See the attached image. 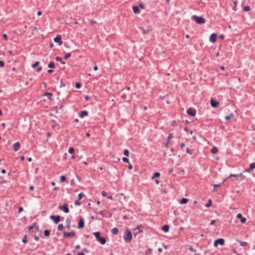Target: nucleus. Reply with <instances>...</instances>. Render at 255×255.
<instances>
[{"instance_id": "f257e3e1", "label": "nucleus", "mask_w": 255, "mask_h": 255, "mask_svg": "<svg viewBox=\"0 0 255 255\" xmlns=\"http://www.w3.org/2000/svg\"><path fill=\"white\" fill-rule=\"evenodd\" d=\"M132 237L131 232L129 230H127L125 232V235L124 236V240L126 241L130 242L132 240Z\"/></svg>"}, {"instance_id": "f03ea898", "label": "nucleus", "mask_w": 255, "mask_h": 255, "mask_svg": "<svg viewBox=\"0 0 255 255\" xmlns=\"http://www.w3.org/2000/svg\"><path fill=\"white\" fill-rule=\"evenodd\" d=\"M192 19L198 24H203L205 22V19L202 17H199L197 15H193Z\"/></svg>"}, {"instance_id": "7ed1b4c3", "label": "nucleus", "mask_w": 255, "mask_h": 255, "mask_svg": "<svg viewBox=\"0 0 255 255\" xmlns=\"http://www.w3.org/2000/svg\"><path fill=\"white\" fill-rule=\"evenodd\" d=\"M121 97L122 99L124 100H126L127 98H128V101H129L131 99V95H129L126 93H124L123 91H122L121 92Z\"/></svg>"}, {"instance_id": "20e7f679", "label": "nucleus", "mask_w": 255, "mask_h": 255, "mask_svg": "<svg viewBox=\"0 0 255 255\" xmlns=\"http://www.w3.org/2000/svg\"><path fill=\"white\" fill-rule=\"evenodd\" d=\"M50 218L55 224L58 223L60 221V217L59 216L51 215Z\"/></svg>"}, {"instance_id": "39448f33", "label": "nucleus", "mask_w": 255, "mask_h": 255, "mask_svg": "<svg viewBox=\"0 0 255 255\" xmlns=\"http://www.w3.org/2000/svg\"><path fill=\"white\" fill-rule=\"evenodd\" d=\"M54 41L55 42L58 43L59 45H61L63 43L61 39V37L59 34L57 35L54 38Z\"/></svg>"}, {"instance_id": "423d86ee", "label": "nucleus", "mask_w": 255, "mask_h": 255, "mask_svg": "<svg viewBox=\"0 0 255 255\" xmlns=\"http://www.w3.org/2000/svg\"><path fill=\"white\" fill-rule=\"evenodd\" d=\"M224 243H225V242H224V239H219L216 240L214 242V245L215 247H217L218 245L223 246L224 245Z\"/></svg>"}, {"instance_id": "0eeeda50", "label": "nucleus", "mask_w": 255, "mask_h": 255, "mask_svg": "<svg viewBox=\"0 0 255 255\" xmlns=\"http://www.w3.org/2000/svg\"><path fill=\"white\" fill-rule=\"evenodd\" d=\"M59 208L60 210H62L66 213H68L69 212L68 206L67 204H64L63 206H60Z\"/></svg>"}, {"instance_id": "6e6552de", "label": "nucleus", "mask_w": 255, "mask_h": 255, "mask_svg": "<svg viewBox=\"0 0 255 255\" xmlns=\"http://www.w3.org/2000/svg\"><path fill=\"white\" fill-rule=\"evenodd\" d=\"M187 113L191 116H195L196 113V111L194 109H189L187 111Z\"/></svg>"}, {"instance_id": "1a4fd4ad", "label": "nucleus", "mask_w": 255, "mask_h": 255, "mask_svg": "<svg viewBox=\"0 0 255 255\" xmlns=\"http://www.w3.org/2000/svg\"><path fill=\"white\" fill-rule=\"evenodd\" d=\"M75 232L72 231L69 233L67 232H64V236L65 237H73L75 236Z\"/></svg>"}, {"instance_id": "9d476101", "label": "nucleus", "mask_w": 255, "mask_h": 255, "mask_svg": "<svg viewBox=\"0 0 255 255\" xmlns=\"http://www.w3.org/2000/svg\"><path fill=\"white\" fill-rule=\"evenodd\" d=\"M211 105L212 107L217 108L219 106L220 103L219 102H216L212 99L211 100Z\"/></svg>"}, {"instance_id": "9b49d317", "label": "nucleus", "mask_w": 255, "mask_h": 255, "mask_svg": "<svg viewBox=\"0 0 255 255\" xmlns=\"http://www.w3.org/2000/svg\"><path fill=\"white\" fill-rule=\"evenodd\" d=\"M217 35L215 33L212 34L210 36V41L212 43L216 41Z\"/></svg>"}, {"instance_id": "f8f14e48", "label": "nucleus", "mask_w": 255, "mask_h": 255, "mask_svg": "<svg viewBox=\"0 0 255 255\" xmlns=\"http://www.w3.org/2000/svg\"><path fill=\"white\" fill-rule=\"evenodd\" d=\"M12 147L14 151H17L20 148V143L18 142H15L13 144Z\"/></svg>"}, {"instance_id": "ddd939ff", "label": "nucleus", "mask_w": 255, "mask_h": 255, "mask_svg": "<svg viewBox=\"0 0 255 255\" xmlns=\"http://www.w3.org/2000/svg\"><path fill=\"white\" fill-rule=\"evenodd\" d=\"M242 177V179L243 180H244L245 179V176H243L242 173L239 174H231L229 175V178H230V177Z\"/></svg>"}, {"instance_id": "4468645a", "label": "nucleus", "mask_w": 255, "mask_h": 255, "mask_svg": "<svg viewBox=\"0 0 255 255\" xmlns=\"http://www.w3.org/2000/svg\"><path fill=\"white\" fill-rule=\"evenodd\" d=\"M84 226V222L83 219H81L78 224V228L81 229Z\"/></svg>"}, {"instance_id": "2eb2a0df", "label": "nucleus", "mask_w": 255, "mask_h": 255, "mask_svg": "<svg viewBox=\"0 0 255 255\" xmlns=\"http://www.w3.org/2000/svg\"><path fill=\"white\" fill-rule=\"evenodd\" d=\"M255 168V163H252L250 165L249 168L246 170L247 172H250L251 170Z\"/></svg>"}, {"instance_id": "dca6fc26", "label": "nucleus", "mask_w": 255, "mask_h": 255, "mask_svg": "<svg viewBox=\"0 0 255 255\" xmlns=\"http://www.w3.org/2000/svg\"><path fill=\"white\" fill-rule=\"evenodd\" d=\"M88 113L86 111H82L81 112L80 114V117L81 118H83L85 116H87L88 115Z\"/></svg>"}, {"instance_id": "f3484780", "label": "nucleus", "mask_w": 255, "mask_h": 255, "mask_svg": "<svg viewBox=\"0 0 255 255\" xmlns=\"http://www.w3.org/2000/svg\"><path fill=\"white\" fill-rule=\"evenodd\" d=\"M132 9L134 13L135 14L139 13L140 12L139 7L138 6H133Z\"/></svg>"}, {"instance_id": "a211bd4d", "label": "nucleus", "mask_w": 255, "mask_h": 255, "mask_svg": "<svg viewBox=\"0 0 255 255\" xmlns=\"http://www.w3.org/2000/svg\"><path fill=\"white\" fill-rule=\"evenodd\" d=\"M172 137H173L172 135L170 133L168 136L167 141L166 143L165 144L166 147H168L169 146L170 139H171Z\"/></svg>"}, {"instance_id": "6ab92c4d", "label": "nucleus", "mask_w": 255, "mask_h": 255, "mask_svg": "<svg viewBox=\"0 0 255 255\" xmlns=\"http://www.w3.org/2000/svg\"><path fill=\"white\" fill-rule=\"evenodd\" d=\"M102 245H105L106 243V240L105 238L100 237L98 240Z\"/></svg>"}, {"instance_id": "aec40b11", "label": "nucleus", "mask_w": 255, "mask_h": 255, "mask_svg": "<svg viewBox=\"0 0 255 255\" xmlns=\"http://www.w3.org/2000/svg\"><path fill=\"white\" fill-rule=\"evenodd\" d=\"M112 233L114 235H118L119 233V230L117 228H114L112 230Z\"/></svg>"}, {"instance_id": "412c9836", "label": "nucleus", "mask_w": 255, "mask_h": 255, "mask_svg": "<svg viewBox=\"0 0 255 255\" xmlns=\"http://www.w3.org/2000/svg\"><path fill=\"white\" fill-rule=\"evenodd\" d=\"M188 201V199L187 198H182L180 201V203L181 204H186Z\"/></svg>"}, {"instance_id": "4be33fe9", "label": "nucleus", "mask_w": 255, "mask_h": 255, "mask_svg": "<svg viewBox=\"0 0 255 255\" xmlns=\"http://www.w3.org/2000/svg\"><path fill=\"white\" fill-rule=\"evenodd\" d=\"M169 227L168 225H164V226H163L162 227V230L165 232H168V231H169Z\"/></svg>"}, {"instance_id": "5701e85b", "label": "nucleus", "mask_w": 255, "mask_h": 255, "mask_svg": "<svg viewBox=\"0 0 255 255\" xmlns=\"http://www.w3.org/2000/svg\"><path fill=\"white\" fill-rule=\"evenodd\" d=\"M237 241L240 243L241 246L242 247H245L248 245V243L246 242H242L238 240Z\"/></svg>"}, {"instance_id": "b1692460", "label": "nucleus", "mask_w": 255, "mask_h": 255, "mask_svg": "<svg viewBox=\"0 0 255 255\" xmlns=\"http://www.w3.org/2000/svg\"><path fill=\"white\" fill-rule=\"evenodd\" d=\"M93 234L95 235L97 240H98V239L101 237L100 233L99 232L94 233Z\"/></svg>"}, {"instance_id": "393cba45", "label": "nucleus", "mask_w": 255, "mask_h": 255, "mask_svg": "<svg viewBox=\"0 0 255 255\" xmlns=\"http://www.w3.org/2000/svg\"><path fill=\"white\" fill-rule=\"evenodd\" d=\"M55 60H56V61H57L60 62H61L62 64H64L65 63V62H64V61H62V60L61 58V57H58V56L56 57L55 58Z\"/></svg>"}, {"instance_id": "a878e982", "label": "nucleus", "mask_w": 255, "mask_h": 255, "mask_svg": "<svg viewBox=\"0 0 255 255\" xmlns=\"http://www.w3.org/2000/svg\"><path fill=\"white\" fill-rule=\"evenodd\" d=\"M234 116V114L233 113L231 114L230 115L225 117V119L227 121L231 120Z\"/></svg>"}, {"instance_id": "bb28decb", "label": "nucleus", "mask_w": 255, "mask_h": 255, "mask_svg": "<svg viewBox=\"0 0 255 255\" xmlns=\"http://www.w3.org/2000/svg\"><path fill=\"white\" fill-rule=\"evenodd\" d=\"M211 152L213 154H216L218 152L217 148L216 147H214L212 148V149H211Z\"/></svg>"}, {"instance_id": "cd10ccee", "label": "nucleus", "mask_w": 255, "mask_h": 255, "mask_svg": "<svg viewBox=\"0 0 255 255\" xmlns=\"http://www.w3.org/2000/svg\"><path fill=\"white\" fill-rule=\"evenodd\" d=\"M48 67L49 68H53L55 67L54 63L53 62H50L48 65Z\"/></svg>"}, {"instance_id": "c85d7f7f", "label": "nucleus", "mask_w": 255, "mask_h": 255, "mask_svg": "<svg viewBox=\"0 0 255 255\" xmlns=\"http://www.w3.org/2000/svg\"><path fill=\"white\" fill-rule=\"evenodd\" d=\"M160 176V173L158 172H155L153 176L152 177V179H154V178L159 177Z\"/></svg>"}, {"instance_id": "c756f323", "label": "nucleus", "mask_w": 255, "mask_h": 255, "mask_svg": "<svg viewBox=\"0 0 255 255\" xmlns=\"http://www.w3.org/2000/svg\"><path fill=\"white\" fill-rule=\"evenodd\" d=\"M63 229H64V226H63V224H60L58 225V230L62 231L63 230Z\"/></svg>"}, {"instance_id": "7c9ffc66", "label": "nucleus", "mask_w": 255, "mask_h": 255, "mask_svg": "<svg viewBox=\"0 0 255 255\" xmlns=\"http://www.w3.org/2000/svg\"><path fill=\"white\" fill-rule=\"evenodd\" d=\"M74 151H75V149H74V148L73 147H70V148H69V150H68V152H69V153H70V154H72V153H74Z\"/></svg>"}, {"instance_id": "2f4dec72", "label": "nucleus", "mask_w": 255, "mask_h": 255, "mask_svg": "<svg viewBox=\"0 0 255 255\" xmlns=\"http://www.w3.org/2000/svg\"><path fill=\"white\" fill-rule=\"evenodd\" d=\"M44 96L47 97L49 99H51L52 97V94L50 93H45Z\"/></svg>"}, {"instance_id": "473e14b6", "label": "nucleus", "mask_w": 255, "mask_h": 255, "mask_svg": "<svg viewBox=\"0 0 255 255\" xmlns=\"http://www.w3.org/2000/svg\"><path fill=\"white\" fill-rule=\"evenodd\" d=\"M60 180L61 182H64L66 180V177L65 176L62 175L60 176Z\"/></svg>"}, {"instance_id": "72a5a7b5", "label": "nucleus", "mask_w": 255, "mask_h": 255, "mask_svg": "<svg viewBox=\"0 0 255 255\" xmlns=\"http://www.w3.org/2000/svg\"><path fill=\"white\" fill-rule=\"evenodd\" d=\"M247 221V219L246 218H244V217H242L241 219V222L242 223V224H245Z\"/></svg>"}, {"instance_id": "f704fd0d", "label": "nucleus", "mask_w": 255, "mask_h": 255, "mask_svg": "<svg viewBox=\"0 0 255 255\" xmlns=\"http://www.w3.org/2000/svg\"><path fill=\"white\" fill-rule=\"evenodd\" d=\"M44 234L45 236H48L50 234V232L48 230H45L44 232Z\"/></svg>"}, {"instance_id": "c9c22d12", "label": "nucleus", "mask_w": 255, "mask_h": 255, "mask_svg": "<svg viewBox=\"0 0 255 255\" xmlns=\"http://www.w3.org/2000/svg\"><path fill=\"white\" fill-rule=\"evenodd\" d=\"M124 153L127 156L129 155V151L128 149H125L124 151Z\"/></svg>"}, {"instance_id": "e433bc0d", "label": "nucleus", "mask_w": 255, "mask_h": 255, "mask_svg": "<svg viewBox=\"0 0 255 255\" xmlns=\"http://www.w3.org/2000/svg\"><path fill=\"white\" fill-rule=\"evenodd\" d=\"M83 196L84 194L82 193H80V194H79L78 196V200H81L83 197Z\"/></svg>"}, {"instance_id": "4c0bfd02", "label": "nucleus", "mask_w": 255, "mask_h": 255, "mask_svg": "<svg viewBox=\"0 0 255 255\" xmlns=\"http://www.w3.org/2000/svg\"><path fill=\"white\" fill-rule=\"evenodd\" d=\"M71 56V54L69 53H67L65 56H64V59H67L68 58H69Z\"/></svg>"}, {"instance_id": "58836bf2", "label": "nucleus", "mask_w": 255, "mask_h": 255, "mask_svg": "<svg viewBox=\"0 0 255 255\" xmlns=\"http://www.w3.org/2000/svg\"><path fill=\"white\" fill-rule=\"evenodd\" d=\"M244 10L246 11H249L250 10V7L249 6H246L244 7Z\"/></svg>"}, {"instance_id": "ea45409f", "label": "nucleus", "mask_w": 255, "mask_h": 255, "mask_svg": "<svg viewBox=\"0 0 255 255\" xmlns=\"http://www.w3.org/2000/svg\"><path fill=\"white\" fill-rule=\"evenodd\" d=\"M39 63V62L38 61L36 62L33 64H32V67L33 68H35L36 67H37Z\"/></svg>"}, {"instance_id": "a19ab883", "label": "nucleus", "mask_w": 255, "mask_h": 255, "mask_svg": "<svg viewBox=\"0 0 255 255\" xmlns=\"http://www.w3.org/2000/svg\"><path fill=\"white\" fill-rule=\"evenodd\" d=\"M186 151H187V152L188 154H192V153H193L192 150H190V149L189 148H187L186 149Z\"/></svg>"}, {"instance_id": "79ce46f5", "label": "nucleus", "mask_w": 255, "mask_h": 255, "mask_svg": "<svg viewBox=\"0 0 255 255\" xmlns=\"http://www.w3.org/2000/svg\"><path fill=\"white\" fill-rule=\"evenodd\" d=\"M123 160L124 162H126V163H128L129 162V160L128 158H126V157H124L123 158Z\"/></svg>"}, {"instance_id": "37998d69", "label": "nucleus", "mask_w": 255, "mask_h": 255, "mask_svg": "<svg viewBox=\"0 0 255 255\" xmlns=\"http://www.w3.org/2000/svg\"><path fill=\"white\" fill-rule=\"evenodd\" d=\"M22 242L24 243H26L27 242V240L26 236H25L22 240Z\"/></svg>"}, {"instance_id": "c03bdc74", "label": "nucleus", "mask_w": 255, "mask_h": 255, "mask_svg": "<svg viewBox=\"0 0 255 255\" xmlns=\"http://www.w3.org/2000/svg\"><path fill=\"white\" fill-rule=\"evenodd\" d=\"M139 7L140 8H141V9H144L145 8L144 5L142 3H140L139 4Z\"/></svg>"}, {"instance_id": "a18cd8bd", "label": "nucleus", "mask_w": 255, "mask_h": 255, "mask_svg": "<svg viewBox=\"0 0 255 255\" xmlns=\"http://www.w3.org/2000/svg\"><path fill=\"white\" fill-rule=\"evenodd\" d=\"M4 66V62L3 61L0 60V67H2Z\"/></svg>"}, {"instance_id": "49530a36", "label": "nucleus", "mask_w": 255, "mask_h": 255, "mask_svg": "<svg viewBox=\"0 0 255 255\" xmlns=\"http://www.w3.org/2000/svg\"><path fill=\"white\" fill-rule=\"evenodd\" d=\"M211 203H212L211 200H210L209 201V202L206 204V207H209L210 206H211Z\"/></svg>"}, {"instance_id": "de8ad7c7", "label": "nucleus", "mask_w": 255, "mask_h": 255, "mask_svg": "<svg viewBox=\"0 0 255 255\" xmlns=\"http://www.w3.org/2000/svg\"><path fill=\"white\" fill-rule=\"evenodd\" d=\"M189 250L193 252H195L196 251V250L193 248L192 247H190Z\"/></svg>"}, {"instance_id": "09e8293b", "label": "nucleus", "mask_w": 255, "mask_h": 255, "mask_svg": "<svg viewBox=\"0 0 255 255\" xmlns=\"http://www.w3.org/2000/svg\"><path fill=\"white\" fill-rule=\"evenodd\" d=\"M75 87L77 88H80L81 87V84L80 83H76V85H75Z\"/></svg>"}, {"instance_id": "8fccbe9b", "label": "nucleus", "mask_w": 255, "mask_h": 255, "mask_svg": "<svg viewBox=\"0 0 255 255\" xmlns=\"http://www.w3.org/2000/svg\"><path fill=\"white\" fill-rule=\"evenodd\" d=\"M223 183H222L223 184ZM222 185V184H213L212 185L214 187V188L218 187Z\"/></svg>"}, {"instance_id": "3c124183", "label": "nucleus", "mask_w": 255, "mask_h": 255, "mask_svg": "<svg viewBox=\"0 0 255 255\" xmlns=\"http://www.w3.org/2000/svg\"><path fill=\"white\" fill-rule=\"evenodd\" d=\"M237 217L238 218H240V219H241V218L243 217H242V214H241V213H239V214L237 215Z\"/></svg>"}, {"instance_id": "603ef678", "label": "nucleus", "mask_w": 255, "mask_h": 255, "mask_svg": "<svg viewBox=\"0 0 255 255\" xmlns=\"http://www.w3.org/2000/svg\"><path fill=\"white\" fill-rule=\"evenodd\" d=\"M2 37L5 40H7V36L6 34H3Z\"/></svg>"}, {"instance_id": "864d4df0", "label": "nucleus", "mask_w": 255, "mask_h": 255, "mask_svg": "<svg viewBox=\"0 0 255 255\" xmlns=\"http://www.w3.org/2000/svg\"><path fill=\"white\" fill-rule=\"evenodd\" d=\"M102 195L103 196H104V197L106 196H107V193H106V191H102Z\"/></svg>"}, {"instance_id": "5fc2aeb1", "label": "nucleus", "mask_w": 255, "mask_h": 255, "mask_svg": "<svg viewBox=\"0 0 255 255\" xmlns=\"http://www.w3.org/2000/svg\"><path fill=\"white\" fill-rule=\"evenodd\" d=\"M23 208L21 207H20L19 208H18V212L19 213H20L22 211H23Z\"/></svg>"}, {"instance_id": "6e6d98bb", "label": "nucleus", "mask_w": 255, "mask_h": 255, "mask_svg": "<svg viewBox=\"0 0 255 255\" xmlns=\"http://www.w3.org/2000/svg\"><path fill=\"white\" fill-rule=\"evenodd\" d=\"M75 204L76 205H79L80 204V202H78V201H76L75 202Z\"/></svg>"}, {"instance_id": "4d7b16f0", "label": "nucleus", "mask_w": 255, "mask_h": 255, "mask_svg": "<svg viewBox=\"0 0 255 255\" xmlns=\"http://www.w3.org/2000/svg\"><path fill=\"white\" fill-rule=\"evenodd\" d=\"M29 189L30 190H33L34 189V186L33 185H31L29 186Z\"/></svg>"}, {"instance_id": "13d9d810", "label": "nucleus", "mask_w": 255, "mask_h": 255, "mask_svg": "<svg viewBox=\"0 0 255 255\" xmlns=\"http://www.w3.org/2000/svg\"><path fill=\"white\" fill-rule=\"evenodd\" d=\"M215 222H216V221H215V220H212V221H211L210 224H211V225H214V223H215Z\"/></svg>"}, {"instance_id": "bf43d9fd", "label": "nucleus", "mask_w": 255, "mask_h": 255, "mask_svg": "<svg viewBox=\"0 0 255 255\" xmlns=\"http://www.w3.org/2000/svg\"><path fill=\"white\" fill-rule=\"evenodd\" d=\"M185 146V144L184 143H182L181 144H180V147L181 148H183Z\"/></svg>"}, {"instance_id": "052dcab7", "label": "nucleus", "mask_w": 255, "mask_h": 255, "mask_svg": "<svg viewBox=\"0 0 255 255\" xmlns=\"http://www.w3.org/2000/svg\"><path fill=\"white\" fill-rule=\"evenodd\" d=\"M42 70V67H39L37 68V72H40L41 70Z\"/></svg>"}, {"instance_id": "680f3d73", "label": "nucleus", "mask_w": 255, "mask_h": 255, "mask_svg": "<svg viewBox=\"0 0 255 255\" xmlns=\"http://www.w3.org/2000/svg\"><path fill=\"white\" fill-rule=\"evenodd\" d=\"M151 251V250L149 249H148V250L147 252H146L145 254L147 255V254H149V253Z\"/></svg>"}, {"instance_id": "e2e57ef3", "label": "nucleus", "mask_w": 255, "mask_h": 255, "mask_svg": "<svg viewBox=\"0 0 255 255\" xmlns=\"http://www.w3.org/2000/svg\"><path fill=\"white\" fill-rule=\"evenodd\" d=\"M94 70L95 71H97V70H98V66H95L94 67Z\"/></svg>"}, {"instance_id": "0e129e2a", "label": "nucleus", "mask_w": 255, "mask_h": 255, "mask_svg": "<svg viewBox=\"0 0 255 255\" xmlns=\"http://www.w3.org/2000/svg\"><path fill=\"white\" fill-rule=\"evenodd\" d=\"M128 169H129V170H131V169H132V166L131 164H129V165H128Z\"/></svg>"}, {"instance_id": "69168bd1", "label": "nucleus", "mask_w": 255, "mask_h": 255, "mask_svg": "<svg viewBox=\"0 0 255 255\" xmlns=\"http://www.w3.org/2000/svg\"><path fill=\"white\" fill-rule=\"evenodd\" d=\"M41 14H42L41 11H38V12H37V15H38L40 16V15H41Z\"/></svg>"}, {"instance_id": "338daca9", "label": "nucleus", "mask_w": 255, "mask_h": 255, "mask_svg": "<svg viewBox=\"0 0 255 255\" xmlns=\"http://www.w3.org/2000/svg\"><path fill=\"white\" fill-rule=\"evenodd\" d=\"M78 255H85V254L83 252H80L78 253Z\"/></svg>"}, {"instance_id": "774afa93", "label": "nucleus", "mask_w": 255, "mask_h": 255, "mask_svg": "<svg viewBox=\"0 0 255 255\" xmlns=\"http://www.w3.org/2000/svg\"><path fill=\"white\" fill-rule=\"evenodd\" d=\"M5 172H6V170L5 169H2L1 173L2 174H4V173H5Z\"/></svg>"}]
</instances>
